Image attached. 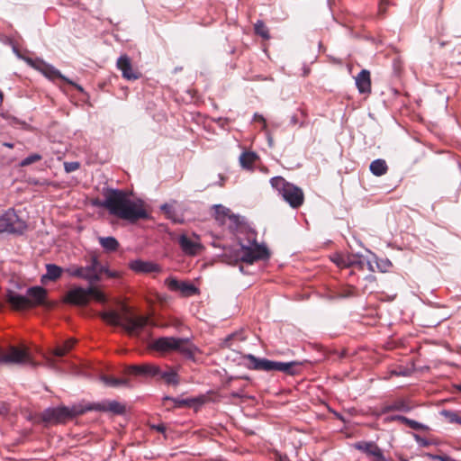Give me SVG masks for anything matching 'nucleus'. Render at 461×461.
I'll return each mask as SVG.
<instances>
[{"label":"nucleus","instance_id":"f257e3e1","mask_svg":"<svg viewBox=\"0 0 461 461\" xmlns=\"http://www.w3.org/2000/svg\"><path fill=\"white\" fill-rule=\"evenodd\" d=\"M102 206L111 214L130 222L149 217L141 200H131L127 193L118 189L107 191Z\"/></svg>","mask_w":461,"mask_h":461},{"label":"nucleus","instance_id":"f03ea898","mask_svg":"<svg viewBox=\"0 0 461 461\" xmlns=\"http://www.w3.org/2000/svg\"><path fill=\"white\" fill-rule=\"evenodd\" d=\"M121 310L122 313L114 310L101 312L99 316L107 324L122 326L129 334L136 336L143 331L146 327L155 325L148 316L131 315L126 304H122Z\"/></svg>","mask_w":461,"mask_h":461},{"label":"nucleus","instance_id":"7ed1b4c3","mask_svg":"<svg viewBox=\"0 0 461 461\" xmlns=\"http://www.w3.org/2000/svg\"><path fill=\"white\" fill-rule=\"evenodd\" d=\"M5 300L14 311H26L38 306L50 308L52 305L48 301L47 290L41 286H32L27 289L25 294L7 290Z\"/></svg>","mask_w":461,"mask_h":461},{"label":"nucleus","instance_id":"20e7f679","mask_svg":"<svg viewBox=\"0 0 461 461\" xmlns=\"http://www.w3.org/2000/svg\"><path fill=\"white\" fill-rule=\"evenodd\" d=\"M270 185L292 208L297 209L303 204L304 194L301 187L286 181L283 176H274Z\"/></svg>","mask_w":461,"mask_h":461},{"label":"nucleus","instance_id":"39448f33","mask_svg":"<svg viewBox=\"0 0 461 461\" xmlns=\"http://www.w3.org/2000/svg\"><path fill=\"white\" fill-rule=\"evenodd\" d=\"M150 348L161 353L177 351L186 357H194V346L187 339L161 337L151 342Z\"/></svg>","mask_w":461,"mask_h":461},{"label":"nucleus","instance_id":"423d86ee","mask_svg":"<svg viewBox=\"0 0 461 461\" xmlns=\"http://www.w3.org/2000/svg\"><path fill=\"white\" fill-rule=\"evenodd\" d=\"M100 410L99 407L84 406L81 404L72 407L58 406L48 408L42 412V420L46 422L62 423L67 420L81 415L88 411Z\"/></svg>","mask_w":461,"mask_h":461},{"label":"nucleus","instance_id":"0eeeda50","mask_svg":"<svg viewBox=\"0 0 461 461\" xmlns=\"http://www.w3.org/2000/svg\"><path fill=\"white\" fill-rule=\"evenodd\" d=\"M246 360V366L249 369L262 370V371H279L287 375H294L296 372L294 370V366H298L299 363L295 361L291 362H279L273 361L267 358H259L254 355L249 354L244 357Z\"/></svg>","mask_w":461,"mask_h":461},{"label":"nucleus","instance_id":"6e6552de","mask_svg":"<svg viewBox=\"0 0 461 461\" xmlns=\"http://www.w3.org/2000/svg\"><path fill=\"white\" fill-rule=\"evenodd\" d=\"M91 299L101 303H104L107 300L105 294L95 286H89L87 288L76 286L72 287L67 293L65 301L74 305L84 306L86 305Z\"/></svg>","mask_w":461,"mask_h":461},{"label":"nucleus","instance_id":"1a4fd4ad","mask_svg":"<svg viewBox=\"0 0 461 461\" xmlns=\"http://www.w3.org/2000/svg\"><path fill=\"white\" fill-rule=\"evenodd\" d=\"M71 276L78 277L93 284L99 280V275L102 271L96 257H92L90 264L86 267H72L67 270Z\"/></svg>","mask_w":461,"mask_h":461},{"label":"nucleus","instance_id":"9d476101","mask_svg":"<svg viewBox=\"0 0 461 461\" xmlns=\"http://www.w3.org/2000/svg\"><path fill=\"white\" fill-rule=\"evenodd\" d=\"M239 258L242 262L253 264L258 260L269 258V251L265 245H259L254 240L249 246L241 245Z\"/></svg>","mask_w":461,"mask_h":461},{"label":"nucleus","instance_id":"9b49d317","mask_svg":"<svg viewBox=\"0 0 461 461\" xmlns=\"http://www.w3.org/2000/svg\"><path fill=\"white\" fill-rule=\"evenodd\" d=\"M27 63L32 68L41 71L45 77L50 79L60 78L68 84L74 86L78 91L83 92V87L81 86L75 84L73 81L64 77L60 71L55 68L53 66L49 65L41 59L32 60L28 59Z\"/></svg>","mask_w":461,"mask_h":461},{"label":"nucleus","instance_id":"f8f14e48","mask_svg":"<svg viewBox=\"0 0 461 461\" xmlns=\"http://www.w3.org/2000/svg\"><path fill=\"white\" fill-rule=\"evenodd\" d=\"M27 228L25 221L21 220L14 211H8L0 216V233H23Z\"/></svg>","mask_w":461,"mask_h":461},{"label":"nucleus","instance_id":"ddd939ff","mask_svg":"<svg viewBox=\"0 0 461 461\" xmlns=\"http://www.w3.org/2000/svg\"><path fill=\"white\" fill-rule=\"evenodd\" d=\"M165 285L171 292H179L181 295L185 297H189L198 294V288L193 284L185 281H179L172 276L165 280Z\"/></svg>","mask_w":461,"mask_h":461},{"label":"nucleus","instance_id":"4468645a","mask_svg":"<svg viewBox=\"0 0 461 461\" xmlns=\"http://www.w3.org/2000/svg\"><path fill=\"white\" fill-rule=\"evenodd\" d=\"M178 243L182 251L188 256L198 255L203 249L200 238L196 235L188 237L185 234H182L178 237Z\"/></svg>","mask_w":461,"mask_h":461},{"label":"nucleus","instance_id":"2eb2a0df","mask_svg":"<svg viewBox=\"0 0 461 461\" xmlns=\"http://www.w3.org/2000/svg\"><path fill=\"white\" fill-rule=\"evenodd\" d=\"M116 67L122 72V76L126 80H137L141 74L133 68L131 59L127 55H121L116 62Z\"/></svg>","mask_w":461,"mask_h":461},{"label":"nucleus","instance_id":"dca6fc26","mask_svg":"<svg viewBox=\"0 0 461 461\" xmlns=\"http://www.w3.org/2000/svg\"><path fill=\"white\" fill-rule=\"evenodd\" d=\"M129 267L138 274H149L153 272H159L161 267L158 264L152 261H144L141 259L131 260L129 263Z\"/></svg>","mask_w":461,"mask_h":461},{"label":"nucleus","instance_id":"f3484780","mask_svg":"<svg viewBox=\"0 0 461 461\" xmlns=\"http://www.w3.org/2000/svg\"><path fill=\"white\" fill-rule=\"evenodd\" d=\"M355 448L374 456L376 461H384L381 448L374 442L359 441L354 444Z\"/></svg>","mask_w":461,"mask_h":461},{"label":"nucleus","instance_id":"a211bd4d","mask_svg":"<svg viewBox=\"0 0 461 461\" xmlns=\"http://www.w3.org/2000/svg\"><path fill=\"white\" fill-rule=\"evenodd\" d=\"M128 372L132 375L155 377L159 372V366L149 363L133 365L128 367Z\"/></svg>","mask_w":461,"mask_h":461},{"label":"nucleus","instance_id":"6ab92c4d","mask_svg":"<svg viewBox=\"0 0 461 461\" xmlns=\"http://www.w3.org/2000/svg\"><path fill=\"white\" fill-rule=\"evenodd\" d=\"M356 85L361 94L371 92L370 72L366 69L361 70L356 77Z\"/></svg>","mask_w":461,"mask_h":461},{"label":"nucleus","instance_id":"aec40b11","mask_svg":"<svg viewBox=\"0 0 461 461\" xmlns=\"http://www.w3.org/2000/svg\"><path fill=\"white\" fill-rule=\"evenodd\" d=\"M259 157L256 152L245 151L240 156V163L242 168L252 171Z\"/></svg>","mask_w":461,"mask_h":461},{"label":"nucleus","instance_id":"412c9836","mask_svg":"<svg viewBox=\"0 0 461 461\" xmlns=\"http://www.w3.org/2000/svg\"><path fill=\"white\" fill-rule=\"evenodd\" d=\"M156 377L162 379L167 384L177 385L179 383L178 375L172 367H167L166 370L159 368V372Z\"/></svg>","mask_w":461,"mask_h":461},{"label":"nucleus","instance_id":"4be33fe9","mask_svg":"<svg viewBox=\"0 0 461 461\" xmlns=\"http://www.w3.org/2000/svg\"><path fill=\"white\" fill-rule=\"evenodd\" d=\"M369 169L374 176H381L387 173L388 166L384 159L377 158L371 162Z\"/></svg>","mask_w":461,"mask_h":461},{"label":"nucleus","instance_id":"5701e85b","mask_svg":"<svg viewBox=\"0 0 461 461\" xmlns=\"http://www.w3.org/2000/svg\"><path fill=\"white\" fill-rule=\"evenodd\" d=\"M165 400L172 401L175 403V405L177 407L193 406L195 404H202L203 402V399H200V398L179 399V398L165 397Z\"/></svg>","mask_w":461,"mask_h":461},{"label":"nucleus","instance_id":"b1692460","mask_svg":"<svg viewBox=\"0 0 461 461\" xmlns=\"http://www.w3.org/2000/svg\"><path fill=\"white\" fill-rule=\"evenodd\" d=\"M98 240L103 249L108 252L115 251L119 248V242L113 237H100Z\"/></svg>","mask_w":461,"mask_h":461},{"label":"nucleus","instance_id":"393cba45","mask_svg":"<svg viewBox=\"0 0 461 461\" xmlns=\"http://www.w3.org/2000/svg\"><path fill=\"white\" fill-rule=\"evenodd\" d=\"M46 269L47 273L42 277L51 281L59 279L63 272L60 267L54 264H48Z\"/></svg>","mask_w":461,"mask_h":461},{"label":"nucleus","instance_id":"a878e982","mask_svg":"<svg viewBox=\"0 0 461 461\" xmlns=\"http://www.w3.org/2000/svg\"><path fill=\"white\" fill-rule=\"evenodd\" d=\"M87 406L99 407V411H110L113 413L121 414L124 411L125 408L122 404L118 402H111L108 403L107 407H104L99 403L96 404H88Z\"/></svg>","mask_w":461,"mask_h":461},{"label":"nucleus","instance_id":"bb28decb","mask_svg":"<svg viewBox=\"0 0 461 461\" xmlns=\"http://www.w3.org/2000/svg\"><path fill=\"white\" fill-rule=\"evenodd\" d=\"M160 209L166 214L167 218L172 220L174 222H182V219L176 214L173 203L162 204Z\"/></svg>","mask_w":461,"mask_h":461},{"label":"nucleus","instance_id":"cd10ccee","mask_svg":"<svg viewBox=\"0 0 461 461\" xmlns=\"http://www.w3.org/2000/svg\"><path fill=\"white\" fill-rule=\"evenodd\" d=\"M334 262L339 266V267H352V266H355V265H357L359 266L360 267H363V265L365 263H367L368 265H370L368 262H366V260L362 258H359L357 260H351L349 258H348L347 261L341 259L340 258H337V259H334Z\"/></svg>","mask_w":461,"mask_h":461},{"label":"nucleus","instance_id":"c85d7f7f","mask_svg":"<svg viewBox=\"0 0 461 461\" xmlns=\"http://www.w3.org/2000/svg\"><path fill=\"white\" fill-rule=\"evenodd\" d=\"M254 29H255V32L261 36L263 39L265 40H267L269 39V32H268V28L266 26V24L264 23L263 21H258L256 23H255V26H254Z\"/></svg>","mask_w":461,"mask_h":461},{"label":"nucleus","instance_id":"c756f323","mask_svg":"<svg viewBox=\"0 0 461 461\" xmlns=\"http://www.w3.org/2000/svg\"><path fill=\"white\" fill-rule=\"evenodd\" d=\"M102 380L104 381V383L106 385L113 386V387L128 384V381L125 379H117V378H113V377L103 376Z\"/></svg>","mask_w":461,"mask_h":461},{"label":"nucleus","instance_id":"7c9ffc66","mask_svg":"<svg viewBox=\"0 0 461 461\" xmlns=\"http://www.w3.org/2000/svg\"><path fill=\"white\" fill-rule=\"evenodd\" d=\"M357 294L356 289L353 286H346L341 289V291L338 294V297L339 298H348L351 296H355Z\"/></svg>","mask_w":461,"mask_h":461},{"label":"nucleus","instance_id":"2f4dec72","mask_svg":"<svg viewBox=\"0 0 461 461\" xmlns=\"http://www.w3.org/2000/svg\"><path fill=\"white\" fill-rule=\"evenodd\" d=\"M41 159V156L39 155V154H32L28 157H26L25 158H23L21 163H20V166L22 167H26V166H29L34 162H37V161H40Z\"/></svg>","mask_w":461,"mask_h":461},{"label":"nucleus","instance_id":"473e14b6","mask_svg":"<svg viewBox=\"0 0 461 461\" xmlns=\"http://www.w3.org/2000/svg\"><path fill=\"white\" fill-rule=\"evenodd\" d=\"M403 423L406 424L408 427H410L411 429H424L426 428L425 425L416 421V420H411V419H403Z\"/></svg>","mask_w":461,"mask_h":461},{"label":"nucleus","instance_id":"72a5a7b5","mask_svg":"<svg viewBox=\"0 0 461 461\" xmlns=\"http://www.w3.org/2000/svg\"><path fill=\"white\" fill-rule=\"evenodd\" d=\"M80 167V163L77 161H70L64 163V168L67 173H71L77 170Z\"/></svg>","mask_w":461,"mask_h":461},{"label":"nucleus","instance_id":"f704fd0d","mask_svg":"<svg viewBox=\"0 0 461 461\" xmlns=\"http://www.w3.org/2000/svg\"><path fill=\"white\" fill-rule=\"evenodd\" d=\"M215 213L218 218H224L225 216H229L230 210L219 204L215 205Z\"/></svg>","mask_w":461,"mask_h":461},{"label":"nucleus","instance_id":"c9c22d12","mask_svg":"<svg viewBox=\"0 0 461 461\" xmlns=\"http://www.w3.org/2000/svg\"><path fill=\"white\" fill-rule=\"evenodd\" d=\"M388 410H396V411H407L409 408L406 406V404L403 402H396L393 404L390 405Z\"/></svg>","mask_w":461,"mask_h":461},{"label":"nucleus","instance_id":"e433bc0d","mask_svg":"<svg viewBox=\"0 0 461 461\" xmlns=\"http://www.w3.org/2000/svg\"><path fill=\"white\" fill-rule=\"evenodd\" d=\"M101 273H105L109 277L117 278L121 276V273L115 270H110L102 267Z\"/></svg>","mask_w":461,"mask_h":461},{"label":"nucleus","instance_id":"4c0bfd02","mask_svg":"<svg viewBox=\"0 0 461 461\" xmlns=\"http://www.w3.org/2000/svg\"><path fill=\"white\" fill-rule=\"evenodd\" d=\"M377 267L382 272H386L392 267V264L388 259H385L377 263Z\"/></svg>","mask_w":461,"mask_h":461},{"label":"nucleus","instance_id":"58836bf2","mask_svg":"<svg viewBox=\"0 0 461 461\" xmlns=\"http://www.w3.org/2000/svg\"><path fill=\"white\" fill-rule=\"evenodd\" d=\"M68 353L67 349L63 347V345L61 346H58L57 348H55L53 349V355L56 356V357H63L65 356L66 354Z\"/></svg>","mask_w":461,"mask_h":461},{"label":"nucleus","instance_id":"ea45409f","mask_svg":"<svg viewBox=\"0 0 461 461\" xmlns=\"http://www.w3.org/2000/svg\"><path fill=\"white\" fill-rule=\"evenodd\" d=\"M414 438L416 440V442L420 445V446H428L429 445V441L425 438H422L421 437H420L419 435L415 434L414 435Z\"/></svg>","mask_w":461,"mask_h":461},{"label":"nucleus","instance_id":"a19ab883","mask_svg":"<svg viewBox=\"0 0 461 461\" xmlns=\"http://www.w3.org/2000/svg\"><path fill=\"white\" fill-rule=\"evenodd\" d=\"M290 123L294 126L299 125L300 127H303L304 125L303 122H299V120L295 114L291 117Z\"/></svg>","mask_w":461,"mask_h":461},{"label":"nucleus","instance_id":"79ce46f5","mask_svg":"<svg viewBox=\"0 0 461 461\" xmlns=\"http://www.w3.org/2000/svg\"><path fill=\"white\" fill-rule=\"evenodd\" d=\"M62 345L67 349V351L68 352L73 348V346L75 345V340L72 339H69L67 341H65Z\"/></svg>","mask_w":461,"mask_h":461},{"label":"nucleus","instance_id":"37998d69","mask_svg":"<svg viewBox=\"0 0 461 461\" xmlns=\"http://www.w3.org/2000/svg\"><path fill=\"white\" fill-rule=\"evenodd\" d=\"M254 120H255L256 122H262V123H263V128H264V129L267 127V122H266V120H265V118L263 117V115H261V114H258V113H255V115H254Z\"/></svg>","mask_w":461,"mask_h":461},{"label":"nucleus","instance_id":"c03bdc74","mask_svg":"<svg viewBox=\"0 0 461 461\" xmlns=\"http://www.w3.org/2000/svg\"><path fill=\"white\" fill-rule=\"evenodd\" d=\"M8 411H9L8 407L5 403H3L0 406V416H6Z\"/></svg>","mask_w":461,"mask_h":461},{"label":"nucleus","instance_id":"a18cd8bd","mask_svg":"<svg viewBox=\"0 0 461 461\" xmlns=\"http://www.w3.org/2000/svg\"><path fill=\"white\" fill-rule=\"evenodd\" d=\"M403 419H407V418L404 416H402V415H395V416H392L389 418L390 420H398L402 423H403Z\"/></svg>","mask_w":461,"mask_h":461},{"label":"nucleus","instance_id":"49530a36","mask_svg":"<svg viewBox=\"0 0 461 461\" xmlns=\"http://www.w3.org/2000/svg\"><path fill=\"white\" fill-rule=\"evenodd\" d=\"M452 420L461 425V417L455 415Z\"/></svg>","mask_w":461,"mask_h":461},{"label":"nucleus","instance_id":"de8ad7c7","mask_svg":"<svg viewBox=\"0 0 461 461\" xmlns=\"http://www.w3.org/2000/svg\"><path fill=\"white\" fill-rule=\"evenodd\" d=\"M3 145H4L5 147L9 148V149H13V148H14V144H13V143H11V142H4V143H3Z\"/></svg>","mask_w":461,"mask_h":461},{"label":"nucleus","instance_id":"09e8293b","mask_svg":"<svg viewBox=\"0 0 461 461\" xmlns=\"http://www.w3.org/2000/svg\"><path fill=\"white\" fill-rule=\"evenodd\" d=\"M395 374H396L397 375H407V372H405V371L395 372Z\"/></svg>","mask_w":461,"mask_h":461},{"label":"nucleus","instance_id":"8fccbe9b","mask_svg":"<svg viewBox=\"0 0 461 461\" xmlns=\"http://www.w3.org/2000/svg\"><path fill=\"white\" fill-rule=\"evenodd\" d=\"M3 98H4V95H3V93H2V92H0V103H2V102H3Z\"/></svg>","mask_w":461,"mask_h":461},{"label":"nucleus","instance_id":"3c124183","mask_svg":"<svg viewBox=\"0 0 461 461\" xmlns=\"http://www.w3.org/2000/svg\"><path fill=\"white\" fill-rule=\"evenodd\" d=\"M230 339H231V336L228 337V338L226 339V340H225V343L227 344V343H228V341H229Z\"/></svg>","mask_w":461,"mask_h":461},{"label":"nucleus","instance_id":"603ef678","mask_svg":"<svg viewBox=\"0 0 461 461\" xmlns=\"http://www.w3.org/2000/svg\"><path fill=\"white\" fill-rule=\"evenodd\" d=\"M433 458H438V459L443 460V459H442L440 456H433Z\"/></svg>","mask_w":461,"mask_h":461},{"label":"nucleus","instance_id":"864d4df0","mask_svg":"<svg viewBox=\"0 0 461 461\" xmlns=\"http://www.w3.org/2000/svg\"><path fill=\"white\" fill-rule=\"evenodd\" d=\"M301 113H302L303 116H305V113H304L303 111H301Z\"/></svg>","mask_w":461,"mask_h":461},{"label":"nucleus","instance_id":"5fc2aeb1","mask_svg":"<svg viewBox=\"0 0 461 461\" xmlns=\"http://www.w3.org/2000/svg\"><path fill=\"white\" fill-rule=\"evenodd\" d=\"M283 461H290V460H288V459L285 457Z\"/></svg>","mask_w":461,"mask_h":461},{"label":"nucleus","instance_id":"6e6d98bb","mask_svg":"<svg viewBox=\"0 0 461 461\" xmlns=\"http://www.w3.org/2000/svg\"><path fill=\"white\" fill-rule=\"evenodd\" d=\"M459 390H461V385L459 386Z\"/></svg>","mask_w":461,"mask_h":461}]
</instances>
